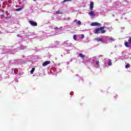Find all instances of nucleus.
I'll use <instances>...</instances> for the list:
<instances>
[{
  "instance_id": "obj_1",
  "label": "nucleus",
  "mask_w": 131,
  "mask_h": 131,
  "mask_svg": "<svg viewBox=\"0 0 131 131\" xmlns=\"http://www.w3.org/2000/svg\"><path fill=\"white\" fill-rule=\"evenodd\" d=\"M105 29V27H101L100 28H97L95 30V34H99V33H105L106 30Z\"/></svg>"
},
{
  "instance_id": "obj_2",
  "label": "nucleus",
  "mask_w": 131,
  "mask_h": 131,
  "mask_svg": "<svg viewBox=\"0 0 131 131\" xmlns=\"http://www.w3.org/2000/svg\"><path fill=\"white\" fill-rule=\"evenodd\" d=\"M29 23L32 26H36L37 25V23L33 21L32 20H30Z\"/></svg>"
},
{
  "instance_id": "obj_3",
  "label": "nucleus",
  "mask_w": 131,
  "mask_h": 131,
  "mask_svg": "<svg viewBox=\"0 0 131 131\" xmlns=\"http://www.w3.org/2000/svg\"><path fill=\"white\" fill-rule=\"evenodd\" d=\"M49 64H51V61L50 60L46 61L44 62H43L42 66L45 67L47 66V65H49Z\"/></svg>"
},
{
  "instance_id": "obj_4",
  "label": "nucleus",
  "mask_w": 131,
  "mask_h": 131,
  "mask_svg": "<svg viewBox=\"0 0 131 131\" xmlns=\"http://www.w3.org/2000/svg\"><path fill=\"white\" fill-rule=\"evenodd\" d=\"M101 25V24L97 22L92 23L91 24V26H100Z\"/></svg>"
},
{
  "instance_id": "obj_5",
  "label": "nucleus",
  "mask_w": 131,
  "mask_h": 131,
  "mask_svg": "<svg viewBox=\"0 0 131 131\" xmlns=\"http://www.w3.org/2000/svg\"><path fill=\"white\" fill-rule=\"evenodd\" d=\"M89 15L91 17H92V16H93L94 17L96 16V14H95V11H92L90 13H89Z\"/></svg>"
},
{
  "instance_id": "obj_6",
  "label": "nucleus",
  "mask_w": 131,
  "mask_h": 131,
  "mask_svg": "<svg viewBox=\"0 0 131 131\" xmlns=\"http://www.w3.org/2000/svg\"><path fill=\"white\" fill-rule=\"evenodd\" d=\"M74 22H76V24L78 25H81V21L80 20H77V19H75Z\"/></svg>"
},
{
  "instance_id": "obj_7",
  "label": "nucleus",
  "mask_w": 131,
  "mask_h": 131,
  "mask_svg": "<svg viewBox=\"0 0 131 131\" xmlns=\"http://www.w3.org/2000/svg\"><path fill=\"white\" fill-rule=\"evenodd\" d=\"M94 9V2L90 3V10Z\"/></svg>"
},
{
  "instance_id": "obj_8",
  "label": "nucleus",
  "mask_w": 131,
  "mask_h": 131,
  "mask_svg": "<svg viewBox=\"0 0 131 131\" xmlns=\"http://www.w3.org/2000/svg\"><path fill=\"white\" fill-rule=\"evenodd\" d=\"M129 43L128 42H125L124 43V45H125V47H126V48H129V46L128 45Z\"/></svg>"
},
{
  "instance_id": "obj_9",
  "label": "nucleus",
  "mask_w": 131,
  "mask_h": 131,
  "mask_svg": "<svg viewBox=\"0 0 131 131\" xmlns=\"http://www.w3.org/2000/svg\"><path fill=\"white\" fill-rule=\"evenodd\" d=\"M107 65H108V66H111V65H112V62H111V60H108Z\"/></svg>"
},
{
  "instance_id": "obj_10",
  "label": "nucleus",
  "mask_w": 131,
  "mask_h": 131,
  "mask_svg": "<svg viewBox=\"0 0 131 131\" xmlns=\"http://www.w3.org/2000/svg\"><path fill=\"white\" fill-rule=\"evenodd\" d=\"M34 70H35V68H32L30 71V73H31V74H33V72H34Z\"/></svg>"
},
{
  "instance_id": "obj_11",
  "label": "nucleus",
  "mask_w": 131,
  "mask_h": 131,
  "mask_svg": "<svg viewBox=\"0 0 131 131\" xmlns=\"http://www.w3.org/2000/svg\"><path fill=\"white\" fill-rule=\"evenodd\" d=\"M96 40L98 41H102V40H103V39L101 38H97Z\"/></svg>"
},
{
  "instance_id": "obj_12",
  "label": "nucleus",
  "mask_w": 131,
  "mask_h": 131,
  "mask_svg": "<svg viewBox=\"0 0 131 131\" xmlns=\"http://www.w3.org/2000/svg\"><path fill=\"white\" fill-rule=\"evenodd\" d=\"M130 67V64L128 63L125 65V68H126V69H127V68H129Z\"/></svg>"
},
{
  "instance_id": "obj_13",
  "label": "nucleus",
  "mask_w": 131,
  "mask_h": 131,
  "mask_svg": "<svg viewBox=\"0 0 131 131\" xmlns=\"http://www.w3.org/2000/svg\"><path fill=\"white\" fill-rule=\"evenodd\" d=\"M79 57H80L81 58H84V55H83V54L80 53L79 54Z\"/></svg>"
},
{
  "instance_id": "obj_14",
  "label": "nucleus",
  "mask_w": 131,
  "mask_h": 131,
  "mask_svg": "<svg viewBox=\"0 0 131 131\" xmlns=\"http://www.w3.org/2000/svg\"><path fill=\"white\" fill-rule=\"evenodd\" d=\"M99 60H97L96 62V64L98 66V67H100V66H99Z\"/></svg>"
},
{
  "instance_id": "obj_15",
  "label": "nucleus",
  "mask_w": 131,
  "mask_h": 131,
  "mask_svg": "<svg viewBox=\"0 0 131 131\" xmlns=\"http://www.w3.org/2000/svg\"><path fill=\"white\" fill-rule=\"evenodd\" d=\"M128 42L131 45V37H130L128 40Z\"/></svg>"
},
{
  "instance_id": "obj_16",
  "label": "nucleus",
  "mask_w": 131,
  "mask_h": 131,
  "mask_svg": "<svg viewBox=\"0 0 131 131\" xmlns=\"http://www.w3.org/2000/svg\"><path fill=\"white\" fill-rule=\"evenodd\" d=\"M76 37H77V36H76V35H74L73 38L75 40H76Z\"/></svg>"
},
{
  "instance_id": "obj_17",
  "label": "nucleus",
  "mask_w": 131,
  "mask_h": 131,
  "mask_svg": "<svg viewBox=\"0 0 131 131\" xmlns=\"http://www.w3.org/2000/svg\"><path fill=\"white\" fill-rule=\"evenodd\" d=\"M21 10H22V8L16 9V11H21Z\"/></svg>"
},
{
  "instance_id": "obj_18",
  "label": "nucleus",
  "mask_w": 131,
  "mask_h": 131,
  "mask_svg": "<svg viewBox=\"0 0 131 131\" xmlns=\"http://www.w3.org/2000/svg\"><path fill=\"white\" fill-rule=\"evenodd\" d=\"M70 1H71V0H64V1H63V3H66V2H70Z\"/></svg>"
},
{
  "instance_id": "obj_19",
  "label": "nucleus",
  "mask_w": 131,
  "mask_h": 131,
  "mask_svg": "<svg viewBox=\"0 0 131 131\" xmlns=\"http://www.w3.org/2000/svg\"><path fill=\"white\" fill-rule=\"evenodd\" d=\"M111 40H112V41H114V38L111 37Z\"/></svg>"
},
{
  "instance_id": "obj_20",
  "label": "nucleus",
  "mask_w": 131,
  "mask_h": 131,
  "mask_svg": "<svg viewBox=\"0 0 131 131\" xmlns=\"http://www.w3.org/2000/svg\"><path fill=\"white\" fill-rule=\"evenodd\" d=\"M56 14H61V12H60V11H58L56 12Z\"/></svg>"
},
{
  "instance_id": "obj_21",
  "label": "nucleus",
  "mask_w": 131,
  "mask_h": 131,
  "mask_svg": "<svg viewBox=\"0 0 131 131\" xmlns=\"http://www.w3.org/2000/svg\"><path fill=\"white\" fill-rule=\"evenodd\" d=\"M54 29L55 30H58V29H59V28H58V27H56V28H54Z\"/></svg>"
},
{
  "instance_id": "obj_22",
  "label": "nucleus",
  "mask_w": 131,
  "mask_h": 131,
  "mask_svg": "<svg viewBox=\"0 0 131 131\" xmlns=\"http://www.w3.org/2000/svg\"><path fill=\"white\" fill-rule=\"evenodd\" d=\"M84 37V35H82V38H83Z\"/></svg>"
},
{
  "instance_id": "obj_23",
  "label": "nucleus",
  "mask_w": 131,
  "mask_h": 131,
  "mask_svg": "<svg viewBox=\"0 0 131 131\" xmlns=\"http://www.w3.org/2000/svg\"><path fill=\"white\" fill-rule=\"evenodd\" d=\"M34 2H36V0H33Z\"/></svg>"
}]
</instances>
